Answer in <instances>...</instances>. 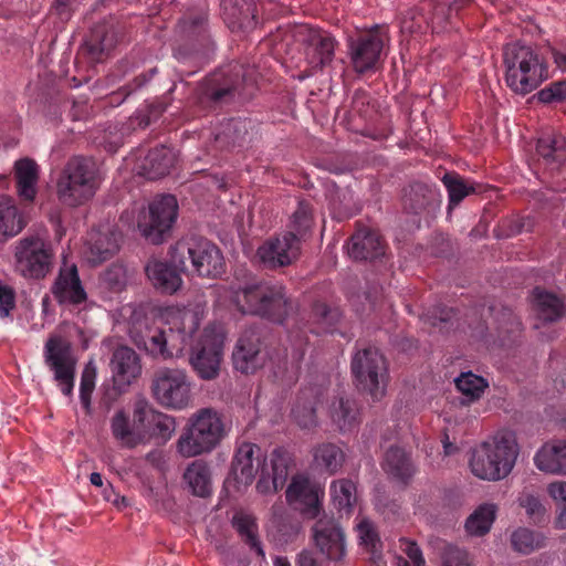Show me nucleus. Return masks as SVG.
<instances>
[{
    "label": "nucleus",
    "instance_id": "obj_20",
    "mask_svg": "<svg viewBox=\"0 0 566 566\" xmlns=\"http://www.w3.org/2000/svg\"><path fill=\"white\" fill-rule=\"evenodd\" d=\"M133 418L135 423L147 427L150 437L161 443L169 441L176 430L175 417L156 410L145 399L134 403Z\"/></svg>",
    "mask_w": 566,
    "mask_h": 566
},
{
    "label": "nucleus",
    "instance_id": "obj_30",
    "mask_svg": "<svg viewBox=\"0 0 566 566\" xmlns=\"http://www.w3.org/2000/svg\"><path fill=\"white\" fill-rule=\"evenodd\" d=\"M534 463L542 472L566 475V439L545 443L535 453Z\"/></svg>",
    "mask_w": 566,
    "mask_h": 566
},
{
    "label": "nucleus",
    "instance_id": "obj_12",
    "mask_svg": "<svg viewBox=\"0 0 566 566\" xmlns=\"http://www.w3.org/2000/svg\"><path fill=\"white\" fill-rule=\"evenodd\" d=\"M223 343L224 335L217 326L205 327L189 357V363L200 379L213 380L219 376Z\"/></svg>",
    "mask_w": 566,
    "mask_h": 566
},
{
    "label": "nucleus",
    "instance_id": "obj_36",
    "mask_svg": "<svg viewBox=\"0 0 566 566\" xmlns=\"http://www.w3.org/2000/svg\"><path fill=\"white\" fill-rule=\"evenodd\" d=\"M331 417L340 431H350L359 423V408L354 399L340 397L332 406Z\"/></svg>",
    "mask_w": 566,
    "mask_h": 566
},
{
    "label": "nucleus",
    "instance_id": "obj_33",
    "mask_svg": "<svg viewBox=\"0 0 566 566\" xmlns=\"http://www.w3.org/2000/svg\"><path fill=\"white\" fill-rule=\"evenodd\" d=\"M532 303L538 317L545 322H555L562 318L566 312L564 298L546 292L541 287L533 290Z\"/></svg>",
    "mask_w": 566,
    "mask_h": 566
},
{
    "label": "nucleus",
    "instance_id": "obj_62",
    "mask_svg": "<svg viewBox=\"0 0 566 566\" xmlns=\"http://www.w3.org/2000/svg\"><path fill=\"white\" fill-rule=\"evenodd\" d=\"M547 492L558 506L566 502V482L559 481L549 483Z\"/></svg>",
    "mask_w": 566,
    "mask_h": 566
},
{
    "label": "nucleus",
    "instance_id": "obj_1",
    "mask_svg": "<svg viewBox=\"0 0 566 566\" xmlns=\"http://www.w3.org/2000/svg\"><path fill=\"white\" fill-rule=\"evenodd\" d=\"M312 316L315 319V326H303L297 331H290V340L292 343L290 358L287 353L283 355L280 353L268 355L262 349L261 338L256 331H244L232 353L234 369L244 375L254 374L259 368L265 366L268 357L270 368L276 380L286 385L296 382L306 352L307 331L317 335L333 333L334 326L339 319V312L336 308H331L325 303L316 302L312 307Z\"/></svg>",
    "mask_w": 566,
    "mask_h": 566
},
{
    "label": "nucleus",
    "instance_id": "obj_53",
    "mask_svg": "<svg viewBox=\"0 0 566 566\" xmlns=\"http://www.w3.org/2000/svg\"><path fill=\"white\" fill-rule=\"evenodd\" d=\"M518 505L525 510L526 515L534 522H541L545 515V507L537 495L524 490L517 497Z\"/></svg>",
    "mask_w": 566,
    "mask_h": 566
},
{
    "label": "nucleus",
    "instance_id": "obj_26",
    "mask_svg": "<svg viewBox=\"0 0 566 566\" xmlns=\"http://www.w3.org/2000/svg\"><path fill=\"white\" fill-rule=\"evenodd\" d=\"M178 270V266L156 259L149 260L145 266L146 275L153 286L165 294H174L180 289L182 280Z\"/></svg>",
    "mask_w": 566,
    "mask_h": 566
},
{
    "label": "nucleus",
    "instance_id": "obj_3",
    "mask_svg": "<svg viewBox=\"0 0 566 566\" xmlns=\"http://www.w3.org/2000/svg\"><path fill=\"white\" fill-rule=\"evenodd\" d=\"M232 303L242 314L256 315L282 324L293 308L281 283L259 282L234 291Z\"/></svg>",
    "mask_w": 566,
    "mask_h": 566
},
{
    "label": "nucleus",
    "instance_id": "obj_24",
    "mask_svg": "<svg viewBox=\"0 0 566 566\" xmlns=\"http://www.w3.org/2000/svg\"><path fill=\"white\" fill-rule=\"evenodd\" d=\"M348 254L355 260H374L385 254V243L378 231L358 223L350 237Z\"/></svg>",
    "mask_w": 566,
    "mask_h": 566
},
{
    "label": "nucleus",
    "instance_id": "obj_10",
    "mask_svg": "<svg viewBox=\"0 0 566 566\" xmlns=\"http://www.w3.org/2000/svg\"><path fill=\"white\" fill-rule=\"evenodd\" d=\"M352 373L357 386L367 391L374 400L385 396L388 367L377 348L368 347L357 352L352 359Z\"/></svg>",
    "mask_w": 566,
    "mask_h": 566
},
{
    "label": "nucleus",
    "instance_id": "obj_27",
    "mask_svg": "<svg viewBox=\"0 0 566 566\" xmlns=\"http://www.w3.org/2000/svg\"><path fill=\"white\" fill-rule=\"evenodd\" d=\"M323 388L319 386H310L303 388L292 408V417L303 429H310L317 424L316 406L321 402Z\"/></svg>",
    "mask_w": 566,
    "mask_h": 566
},
{
    "label": "nucleus",
    "instance_id": "obj_37",
    "mask_svg": "<svg viewBox=\"0 0 566 566\" xmlns=\"http://www.w3.org/2000/svg\"><path fill=\"white\" fill-rule=\"evenodd\" d=\"M24 227L25 222L13 200L7 196H0V233L12 238L20 233Z\"/></svg>",
    "mask_w": 566,
    "mask_h": 566
},
{
    "label": "nucleus",
    "instance_id": "obj_22",
    "mask_svg": "<svg viewBox=\"0 0 566 566\" xmlns=\"http://www.w3.org/2000/svg\"><path fill=\"white\" fill-rule=\"evenodd\" d=\"M313 537L328 559L339 560L345 555L344 532L334 520L319 518L313 526Z\"/></svg>",
    "mask_w": 566,
    "mask_h": 566
},
{
    "label": "nucleus",
    "instance_id": "obj_32",
    "mask_svg": "<svg viewBox=\"0 0 566 566\" xmlns=\"http://www.w3.org/2000/svg\"><path fill=\"white\" fill-rule=\"evenodd\" d=\"M181 41L203 44L208 40V13L206 10L186 14L176 27Z\"/></svg>",
    "mask_w": 566,
    "mask_h": 566
},
{
    "label": "nucleus",
    "instance_id": "obj_56",
    "mask_svg": "<svg viewBox=\"0 0 566 566\" xmlns=\"http://www.w3.org/2000/svg\"><path fill=\"white\" fill-rule=\"evenodd\" d=\"M148 81L149 77H147L146 75L136 76L132 83L109 94L106 97L107 104H109L111 106H119L133 92L143 87Z\"/></svg>",
    "mask_w": 566,
    "mask_h": 566
},
{
    "label": "nucleus",
    "instance_id": "obj_57",
    "mask_svg": "<svg viewBox=\"0 0 566 566\" xmlns=\"http://www.w3.org/2000/svg\"><path fill=\"white\" fill-rule=\"evenodd\" d=\"M17 294L12 286L0 281V317H9L15 308Z\"/></svg>",
    "mask_w": 566,
    "mask_h": 566
},
{
    "label": "nucleus",
    "instance_id": "obj_21",
    "mask_svg": "<svg viewBox=\"0 0 566 566\" xmlns=\"http://www.w3.org/2000/svg\"><path fill=\"white\" fill-rule=\"evenodd\" d=\"M109 366L114 386L119 391H125L142 375L140 358L128 346H119L114 350Z\"/></svg>",
    "mask_w": 566,
    "mask_h": 566
},
{
    "label": "nucleus",
    "instance_id": "obj_29",
    "mask_svg": "<svg viewBox=\"0 0 566 566\" xmlns=\"http://www.w3.org/2000/svg\"><path fill=\"white\" fill-rule=\"evenodd\" d=\"M140 423L133 422L123 409L117 410L111 419V432L113 438L124 448L134 449L146 441V431L140 429Z\"/></svg>",
    "mask_w": 566,
    "mask_h": 566
},
{
    "label": "nucleus",
    "instance_id": "obj_50",
    "mask_svg": "<svg viewBox=\"0 0 566 566\" xmlns=\"http://www.w3.org/2000/svg\"><path fill=\"white\" fill-rule=\"evenodd\" d=\"M442 182L448 191L449 207L458 206L467 196L475 192L473 185H469L457 172H447Z\"/></svg>",
    "mask_w": 566,
    "mask_h": 566
},
{
    "label": "nucleus",
    "instance_id": "obj_47",
    "mask_svg": "<svg viewBox=\"0 0 566 566\" xmlns=\"http://www.w3.org/2000/svg\"><path fill=\"white\" fill-rule=\"evenodd\" d=\"M168 343L169 339L161 329L150 332L147 338L143 340L144 348L150 356L164 360L178 356V353L182 350V348H178L175 353L172 349L174 346L169 347Z\"/></svg>",
    "mask_w": 566,
    "mask_h": 566
},
{
    "label": "nucleus",
    "instance_id": "obj_46",
    "mask_svg": "<svg viewBox=\"0 0 566 566\" xmlns=\"http://www.w3.org/2000/svg\"><path fill=\"white\" fill-rule=\"evenodd\" d=\"M271 474L274 476V484L284 486L291 468L294 465L292 453L283 447L275 448L271 453Z\"/></svg>",
    "mask_w": 566,
    "mask_h": 566
},
{
    "label": "nucleus",
    "instance_id": "obj_28",
    "mask_svg": "<svg viewBox=\"0 0 566 566\" xmlns=\"http://www.w3.org/2000/svg\"><path fill=\"white\" fill-rule=\"evenodd\" d=\"M382 470L394 480L408 485L417 472L409 452L399 447H390L381 462Z\"/></svg>",
    "mask_w": 566,
    "mask_h": 566
},
{
    "label": "nucleus",
    "instance_id": "obj_49",
    "mask_svg": "<svg viewBox=\"0 0 566 566\" xmlns=\"http://www.w3.org/2000/svg\"><path fill=\"white\" fill-rule=\"evenodd\" d=\"M454 382L457 389L465 396L468 401L478 400L488 388V381L472 371L462 373Z\"/></svg>",
    "mask_w": 566,
    "mask_h": 566
},
{
    "label": "nucleus",
    "instance_id": "obj_64",
    "mask_svg": "<svg viewBox=\"0 0 566 566\" xmlns=\"http://www.w3.org/2000/svg\"><path fill=\"white\" fill-rule=\"evenodd\" d=\"M167 102L164 99H156L147 106V120L146 125H148L151 120L157 119L166 109Z\"/></svg>",
    "mask_w": 566,
    "mask_h": 566
},
{
    "label": "nucleus",
    "instance_id": "obj_2",
    "mask_svg": "<svg viewBox=\"0 0 566 566\" xmlns=\"http://www.w3.org/2000/svg\"><path fill=\"white\" fill-rule=\"evenodd\" d=\"M504 80L507 87L525 96L549 77L545 56L534 46L515 41L503 48Z\"/></svg>",
    "mask_w": 566,
    "mask_h": 566
},
{
    "label": "nucleus",
    "instance_id": "obj_38",
    "mask_svg": "<svg viewBox=\"0 0 566 566\" xmlns=\"http://www.w3.org/2000/svg\"><path fill=\"white\" fill-rule=\"evenodd\" d=\"M232 525L245 544H248L258 556L264 558L265 553L259 539L256 520L250 514L237 513L232 518Z\"/></svg>",
    "mask_w": 566,
    "mask_h": 566
},
{
    "label": "nucleus",
    "instance_id": "obj_61",
    "mask_svg": "<svg viewBox=\"0 0 566 566\" xmlns=\"http://www.w3.org/2000/svg\"><path fill=\"white\" fill-rule=\"evenodd\" d=\"M400 543L401 549L407 554L413 566H424V558L416 542L401 538Z\"/></svg>",
    "mask_w": 566,
    "mask_h": 566
},
{
    "label": "nucleus",
    "instance_id": "obj_45",
    "mask_svg": "<svg viewBox=\"0 0 566 566\" xmlns=\"http://www.w3.org/2000/svg\"><path fill=\"white\" fill-rule=\"evenodd\" d=\"M331 496L338 511L348 513L356 502V485L348 479L333 481L331 484Z\"/></svg>",
    "mask_w": 566,
    "mask_h": 566
},
{
    "label": "nucleus",
    "instance_id": "obj_18",
    "mask_svg": "<svg viewBox=\"0 0 566 566\" xmlns=\"http://www.w3.org/2000/svg\"><path fill=\"white\" fill-rule=\"evenodd\" d=\"M51 292L60 305L78 306L86 302L87 293L82 284L76 264L63 262Z\"/></svg>",
    "mask_w": 566,
    "mask_h": 566
},
{
    "label": "nucleus",
    "instance_id": "obj_58",
    "mask_svg": "<svg viewBox=\"0 0 566 566\" xmlns=\"http://www.w3.org/2000/svg\"><path fill=\"white\" fill-rule=\"evenodd\" d=\"M442 566H470L468 553L452 545L446 546Z\"/></svg>",
    "mask_w": 566,
    "mask_h": 566
},
{
    "label": "nucleus",
    "instance_id": "obj_19",
    "mask_svg": "<svg viewBox=\"0 0 566 566\" xmlns=\"http://www.w3.org/2000/svg\"><path fill=\"white\" fill-rule=\"evenodd\" d=\"M245 83L242 67L239 65L220 70L207 78L203 95L213 103H224L232 99L235 94L242 95L241 86Z\"/></svg>",
    "mask_w": 566,
    "mask_h": 566
},
{
    "label": "nucleus",
    "instance_id": "obj_42",
    "mask_svg": "<svg viewBox=\"0 0 566 566\" xmlns=\"http://www.w3.org/2000/svg\"><path fill=\"white\" fill-rule=\"evenodd\" d=\"M496 514L494 504H482L465 521V530L472 536H483L489 533Z\"/></svg>",
    "mask_w": 566,
    "mask_h": 566
},
{
    "label": "nucleus",
    "instance_id": "obj_7",
    "mask_svg": "<svg viewBox=\"0 0 566 566\" xmlns=\"http://www.w3.org/2000/svg\"><path fill=\"white\" fill-rule=\"evenodd\" d=\"M518 448L514 440L502 437L481 443L472 453L470 468L482 480L497 481L507 476L516 461Z\"/></svg>",
    "mask_w": 566,
    "mask_h": 566
},
{
    "label": "nucleus",
    "instance_id": "obj_6",
    "mask_svg": "<svg viewBox=\"0 0 566 566\" xmlns=\"http://www.w3.org/2000/svg\"><path fill=\"white\" fill-rule=\"evenodd\" d=\"M226 434L221 416L211 408L193 413L176 443L184 458H193L212 451Z\"/></svg>",
    "mask_w": 566,
    "mask_h": 566
},
{
    "label": "nucleus",
    "instance_id": "obj_11",
    "mask_svg": "<svg viewBox=\"0 0 566 566\" xmlns=\"http://www.w3.org/2000/svg\"><path fill=\"white\" fill-rule=\"evenodd\" d=\"M178 216V202L172 195L156 197L147 209L139 212L137 227L148 241L160 244Z\"/></svg>",
    "mask_w": 566,
    "mask_h": 566
},
{
    "label": "nucleus",
    "instance_id": "obj_25",
    "mask_svg": "<svg viewBox=\"0 0 566 566\" xmlns=\"http://www.w3.org/2000/svg\"><path fill=\"white\" fill-rule=\"evenodd\" d=\"M176 154L166 146L150 149L137 164V172L149 180H156L167 176L176 164Z\"/></svg>",
    "mask_w": 566,
    "mask_h": 566
},
{
    "label": "nucleus",
    "instance_id": "obj_34",
    "mask_svg": "<svg viewBox=\"0 0 566 566\" xmlns=\"http://www.w3.org/2000/svg\"><path fill=\"white\" fill-rule=\"evenodd\" d=\"M184 480L193 495L205 497L211 492L210 470L202 460H195L187 467Z\"/></svg>",
    "mask_w": 566,
    "mask_h": 566
},
{
    "label": "nucleus",
    "instance_id": "obj_59",
    "mask_svg": "<svg viewBox=\"0 0 566 566\" xmlns=\"http://www.w3.org/2000/svg\"><path fill=\"white\" fill-rule=\"evenodd\" d=\"M495 319L499 323L500 331L514 333L520 332L521 329V322L511 308L503 307L501 310L500 316H496Z\"/></svg>",
    "mask_w": 566,
    "mask_h": 566
},
{
    "label": "nucleus",
    "instance_id": "obj_15",
    "mask_svg": "<svg viewBox=\"0 0 566 566\" xmlns=\"http://www.w3.org/2000/svg\"><path fill=\"white\" fill-rule=\"evenodd\" d=\"M385 36L378 27L348 40V56L357 74L374 71L380 61Z\"/></svg>",
    "mask_w": 566,
    "mask_h": 566
},
{
    "label": "nucleus",
    "instance_id": "obj_40",
    "mask_svg": "<svg viewBox=\"0 0 566 566\" xmlns=\"http://www.w3.org/2000/svg\"><path fill=\"white\" fill-rule=\"evenodd\" d=\"M255 4L247 0H221V14L229 28L242 27L249 14L255 17Z\"/></svg>",
    "mask_w": 566,
    "mask_h": 566
},
{
    "label": "nucleus",
    "instance_id": "obj_4",
    "mask_svg": "<svg viewBox=\"0 0 566 566\" xmlns=\"http://www.w3.org/2000/svg\"><path fill=\"white\" fill-rule=\"evenodd\" d=\"M102 182L96 161L90 157L74 156L64 166L57 182L59 200L69 207H78L91 200Z\"/></svg>",
    "mask_w": 566,
    "mask_h": 566
},
{
    "label": "nucleus",
    "instance_id": "obj_35",
    "mask_svg": "<svg viewBox=\"0 0 566 566\" xmlns=\"http://www.w3.org/2000/svg\"><path fill=\"white\" fill-rule=\"evenodd\" d=\"M536 151L547 165H560L566 160V139L555 133L543 135L537 140Z\"/></svg>",
    "mask_w": 566,
    "mask_h": 566
},
{
    "label": "nucleus",
    "instance_id": "obj_63",
    "mask_svg": "<svg viewBox=\"0 0 566 566\" xmlns=\"http://www.w3.org/2000/svg\"><path fill=\"white\" fill-rule=\"evenodd\" d=\"M438 312H439V315H434L432 317L433 326H439L442 329L443 328L442 324L450 323L451 325H453L452 319L455 318V316H457V312L454 308L441 307V308H438Z\"/></svg>",
    "mask_w": 566,
    "mask_h": 566
},
{
    "label": "nucleus",
    "instance_id": "obj_60",
    "mask_svg": "<svg viewBox=\"0 0 566 566\" xmlns=\"http://www.w3.org/2000/svg\"><path fill=\"white\" fill-rule=\"evenodd\" d=\"M260 478L256 482V490L261 494L274 493L277 490L283 489V486H279L274 484V476L269 472L266 468V463H263L261 467Z\"/></svg>",
    "mask_w": 566,
    "mask_h": 566
},
{
    "label": "nucleus",
    "instance_id": "obj_23",
    "mask_svg": "<svg viewBox=\"0 0 566 566\" xmlns=\"http://www.w3.org/2000/svg\"><path fill=\"white\" fill-rule=\"evenodd\" d=\"M265 463L261 448L251 442L241 443L232 461V472L237 482L249 485Z\"/></svg>",
    "mask_w": 566,
    "mask_h": 566
},
{
    "label": "nucleus",
    "instance_id": "obj_5",
    "mask_svg": "<svg viewBox=\"0 0 566 566\" xmlns=\"http://www.w3.org/2000/svg\"><path fill=\"white\" fill-rule=\"evenodd\" d=\"M171 262L180 271L190 262L193 272L208 279H219L226 273V261L220 248L203 237H189L178 241L169 251Z\"/></svg>",
    "mask_w": 566,
    "mask_h": 566
},
{
    "label": "nucleus",
    "instance_id": "obj_41",
    "mask_svg": "<svg viewBox=\"0 0 566 566\" xmlns=\"http://www.w3.org/2000/svg\"><path fill=\"white\" fill-rule=\"evenodd\" d=\"M314 463L329 474H335L345 461L344 451L335 443H322L314 450Z\"/></svg>",
    "mask_w": 566,
    "mask_h": 566
},
{
    "label": "nucleus",
    "instance_id": "obj_44",
    "mask_svg": "<svg viewBox=\"0 0 566 566\" xmlns=\"http://www.w3.org/2000/svg\"><path fill=\"white\" fill-rule=\"evenodd\" d=\"M436 190L433 187L422 182H413L405 191V208L413 213H419L430 205Z\"/></svg>",
    "mask_w": 566,
    "mask_h": 566
},
{
    "label": "nucleus",
    "instance_id": "obj_55",
    "mask_svg": "<svg viewBox=\"0 0 566 566\" xmlns=\"http://www.w3.org/2000/svg\"><path fill=\"white\" fill-rule=\"evenodd\" d=\"M536 97L544 104L564 102L566 99V80L551 83L538 91Z\"/></svg>",
    "mask_w": 566,
    "mask_h": 566
},
{
    "label": "nucleus",
    "instance_id": "obj_52",
    "mask_svg": "<svg viewBox=\"0 0 566 566\" xmlns=\"http://www.w3.org/2000/svg\"><path fill=\"white\" fill-rule=\"evenodd\" d=\"M96 368L92 363L86 364L81 375L80 400L86 412L91 410L92 394L95 388Z\"/></svg>",
    "mask_w": 566,
    "mask_h": 566
},
{
    "label": "nucleus",
    "instance_id": "obj_17",
    "mask_svg": "<svg viewBox=\"0 0 566 566\" xmlns=\"http://www.w3.org/2000/svg\"><path fill=\"white\" fill-rule=\"evenodd\" d=\"M323 495V489L305 474L294 475L285 492L287 503L308 518L318 516Z\"/></svg>",
    "mask_w": 566,
    "mask_h": 566
},
{
    "label": "nucleus",
    "instance_id": "obj_39",
    "mask_svg": "<svg viewBox=\"0 0 566 566\" xmlns=\"http://www.w3.org/2000/svg\"><path fill=\"white\" fill-rule=\"evenodd\" d=\"M118 250L116 240L106 233L91 232L88 240V261L94 264H99L111 259Z\"/></svg>",
    "mask_w": 566,
    "mask_h": 566
},
{
    "label": "nucleus",
    "instance_id": "obj_48",
    "mask_svg": "<svg viewBox=\"0 0 566 566\" xmlns=\"http://www.w3.org/2000/svg\"><path fill=\"white\" fill-rule=\"evenodd\" d=\"M174 327H170V333H174V329L179 334L180 340L182 344H187L198 331L200 325V319L198 313L189 310L177 311L174 316Z\"/></svg>",
    "mask_w": 566,
    "mask_h": 566
},
{
    "label": "nucleus",
    "instance_id": "obj_9",
    "mask_svg": "<svg viewBox=\"0 0 566 566\" xmlns=\"http://www.w3.org/2000/svg\"><path fill=\"white\" fill-rule=\"evenodd\" d=\"M150 391L158 405L170 410H185L192 402V382L182 368L161 367L153 376Z\"/></svg>",
    "mask_w": 566,
    "mask_h": 566
},
{
    "label": "nucleus",
    "instance_id": "obj_43",
    "mask_svg": "<svg viewBox=\"0 0 566 566\" xmlns=\"http://www.w3.org/2000/svg\"><path fill=\"white\" fill-rule=\"evenodd\" d=\"M511 544L514 551L528 555L546 545V537L527 527H518L511 534Z\"/></svg>",
    "mask_w": 566,
    "mask_h": 566
},
{
    "label": "nucleus",
    "instance_id": "obj_13",
    "mask_svg": "<svg viewBox=\"0 0 566 566\" xmlns=\"http://www.w3.org/2000/svg\"><path fill=\"white\" fill-rule=\"evenodd\" d=\"M43 357L62 394L71 397L76 369V359L71 343L60 335L50 336L44 345Z\"/></svg>",
    "mask_w": 566,
    "mask_h": 566
},
{
    "label": "nucleus",
    "instance_id": "obj_31",
    "mask_svg": "<svg viewBox=\"0 0 566 566\" xmlns=\"http://www.w3.org/2000/svg\"><path fill=\"white\" fill-rule=\"evenodd\" d=\"M39 165L31 158H21L14 164L17 192L21 200L32 202L36 196Z\"/></svg>",
    "mask_w": 566,
    "mask_h": 566
},
{
    "label": "nucleus",
    "instance_id": "obj_8",
    "mask_svg": "<svg viewBox=\"0 0 566 566\" xmlns=\"http://www.w3.org/2000/svg\"><path fill=\"white\" fill-rule=\"evenodd\" d=\"M15 271L27 280H42L52 270L54 250L40 233L28 234L14 245Z\"/></svg>",
    "mask_w": 566,
    "mask_h": 566
},
{
    "label": "nucleus",
    "instance_id": "obj_14",
    "mask_svg": "<svg viewBox=\"0 0 566 566\" xmlns=\"http://www.w3.org/2000/svg\"><path fill=\"white\" fill-rule=\"evenodd\" d=\"M302 241L293 231H284L266 239L256 250L261 264L276 270L293 264L301 255Z\"/></svg>",
    "mask_w": 566,
    "mask_h": 566
},
{
    "label": "nucleus",
    "instance_id": "obj_54",
    "mask_svg": "<svg viewBox=\"0 0 566 566\" xmlns=\"http://www.w3.org/2000/svg\"><path fill=\"white\" fill-rule=\"evenodd\" d=\"M357 528L360 544L364 545L373 554H376L380 549L381 543L374 527V524L368 520H363L358 524Z\"/></svg>",
    "mask_w": 566,
    "mask_h": 566
},
{
    "label": "nucleus",
    "instance_id": "obj_16",
    "mask_svg": "<svg viewBox=\"0 0 566 566\" xmlns=\"http://www.w3.org/2000/svg\"><path fill=\"white\" fill-rule=\"evenodd\" d=\"M298 34L302 36L306 60L312 70H323L332 63L337 42L328 32L312 25H302Z\"/></svg>",
    "mask_w": 566,
    "mask_h": 566
},
{
    "label": "nucleus",
    "instance_id": "obj_51",
    "mask_svg": "<svg viewBox=\"0 0 566 566\" xmlns=\"http://www.w3.org/2000/svg\"><path fill=\"white\" fill-rule=\"evenodd\" d=\"M313 217L311 203L306 200L298 201L297 209L294 211L292 216L291 231L297 234L300 240L302 241V238L311 229Z\"/></svg>",
    "mask_w": 566,
    "mask_h": 566
}]
</instances>
